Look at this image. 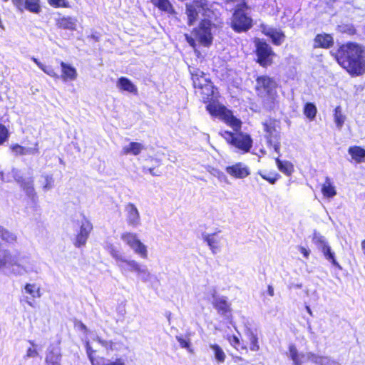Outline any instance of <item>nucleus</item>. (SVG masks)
I'll use <instances>...</instances> for the list:
<instances>
[{
	"label": "nucleus",
	"mask_w": 365,
	"mask_h": 365,
	"mask_svg": "<svg viewBox=\"0 0 365 365\" xmlns=\"http://www.w3.org/2000/svg\"><path fill=\"white\" fill-rule=\"evenodd\" d=\"M206 108L212 116L221 119L236 132V133L230 131L222 132L221 135L226 141L244 153L250 151L252 146V140L250 135L241 132L238 133L241 128V120L235 117L231 110L217 102H210Z\"/></svg>",
	"instance_id": "obj_1"
},
{
	"label": "nucleus",
	"mask_w": 365,
	"mask_h": 365,
	"mask_svg": "<svg viewBox=\"0 0 365 365\" xmlns=\"http://www.w3.org/2000/svg\"><path fill=\"white\" fill-rule=\"evenodd\" d=\"M347 59L346 71L351 76H359L365 73V47L354 43L346 44Z\"/></svg>",
	"instance_id": "obj_2"
},
{
	"label": "nucleus",
	"mask_w": 365,
	"mask_h": 365,
	"mask_svg": "<svg viewBox=\"0 0 365 365\" xmlns=\"http://www.w3.org/2000/svg\"><path fill=\"white\" fill-rule=\"evenodd\" d=\"M10 174L25 193L27 206L35 210L38 207V197L34 188L33 178L24 177L21 172L16 168H13Z\"/></svg>",
	"instance_id": "obj_3"
},
{
	"label": "nucleus",
	"mask_w": 365,
	"mask_h": 365,
	"mask_svg": "<svg viewBox=\"0 0 365 365\" xmlns=\"http://www.w3.org/2000/svg\"><path fill=\"white\" fill-rule=\"evenodd\" d=\"M256 90L259 96L264 99L267 108H272L277 98V83L276 81L267 76L257 78Z\"/></svg>",
	"instance_id": "obj_4"
},
{
	"label": "nucleus",
	"mask_w": 365,
	"mask_h": 365,
	"mask_svg": "<svg viewBox=\"0 0 365 365\" xmlns=\"http://www.w3.org/2000/svg\"><path fill=\"white\" fill-rule=\"evenodd\" d=\"M41 272L40 264L31 257L26 255L14 256L9 274L21 276L24 274H38Z\"/></svg>",
	"instance_id": "obj_5"
},
{
	"label": "nucleus",
	"mask_w": 365,
	"mask_h": 365,
	"mask_svg": "<svg viewBox=\"0 0 365 365\" xmlns=\"http://www.w3.org/2000/svg\"><path fill=\"white\" fill-rule=\"evenodd\" d=\"M213 14L207 0H193L186 4V14L188 23L200 20V23H210V18Z\"/></svg>",
	"instance_id": "obj_6"
},
{
	"label": "nucleus",
	"mask_w": 365,
	"mask_h": 365,
	"mask_svg": "<svg viewBox=\"0 0 365 365\" xmlns=\"http://www.w3.org/2000/svg\"><path fill=\"white\" fill-rule=\"evenodd\" d=\"M287 355L292 359L294 365H303L309 361L316 365H336L335 362L328 357L320 356L311 352H299L294 344L289 346Z\"/></svg>",
	"instance_id": "obj_7"
},
{
	"label": "nucleus",
	"mask_w": 365,
	"mask_h": 365,
	"mask_svg": "<svg viewBox=\"0 0 365 365\" xmlns=\"http://www.w3.org/2000/svg\"><path fill=\"white\" fill-rule=\"evenodd\" d=\"M210 25L198 24L193 29L190 35L185 34V38L188 43L193 48L196 46V41L204 46H210L213 38Z\"/></svg>",
	"instance_id": "obj_8"
},
{
	"label": "nucleus",
	"mask_w": 365,
	"mask_h": 365,
	"mask_svg": "<svg viewBox=\"0 0 365 365\" xmlns=\"http://www.w3.org/2000/svg\"><path fill=\"white\" fill-rule=\"evenodd\" d=\"M254 43L256 48L257 63L263 67L270 66L272 63L273 58L275 56L271 46L258 38L255 39Z\"/></svg>",
	"instance_id": "obj_9"
},
{
	"label": "nucleus",
	"mask_w": 365,
	"mask_h": 365,
	"mask_svg": "<svg viewBox=\"0 0 365 365\" xmlns=\"http://www.w3.org/2000/svg\"><path fill=\"white\" fill-rule=\"evenodd\" d=\"M78 224L80 228L76 236L74 245L76 247H81L86 244L90 233L93 230V225L84 215H81V219L78 220Z\"/></svg>",
	"instance_id": "obj_10"
},
{
	"label": "nucleus",
	"mask_w": 365,
	"mask_h": 365,
	"mask_svg": "<svg viewBox=\"0 0 365 365\" xmlns=\"http://www.w3.org/2000/svg\"><path fill=\"white\" fill-rule=\"evenodd\" d=\"M277 123L274 120L268 119L263 123V128L266 132L268 143L273 147L274 151L279 153L280 143L278 140V132L276 129Z\"/></svg>",
	"instance_id": "obj_11"
},
{
	"label": "nucleus",
	"mask_w": 365,
	"mask_h": 365,
	"mask_svg": "<svg viewBox=\"0 0 365 365\" xmlns=\"http://www.w3.org/2000/svg\"><path fill=\"white\" fill-rule=\"evenodd\" d=\"M250 7L245 1L238 4L234 9L232 23H252Z\"/></svg>",
	"instance_id": "obj_12"
},
{
	"label": "nucleus",
	"mask_w": 365,
	"mask_h": 365,
	"mask_svg": "<svg viewBox=\"0 0 365 365\" xmlns=\"http://www.w3.org/2000/svg\"><path fill=\"white\" fill-rule=\"evenodd\" d=\"M313 241L319 249L322 251L327 259L331 262L333 264L340 267L339 264L335 260L334 253L331 252L330 247L327 245L325 238L322 235L315 233L314 235Z\"/></svg>",
	"instance_id": "obj_13"
},
{
	"label": "nucleus",
	"mask_w": 365,
	"mask_h": 365,
	"mask_svg": "<svg viewBox=\"0 0 365 365\" xmlns=\"http://www.w3.org/2000/svg\"><path fill=\"white\" fill-rule=\"evenodd\" d=\"M225 171L230 176L238 179L245 178L250 174V168L241 162L226 167Z\"/></svg>",
	"instance_id": "obj_14"
},
{
	"label": "nucleus",
	"mask_w": 365,
	"mask_h": 365,
	"mask_svg": "<svg viewBox=\"0 0 365 365\" xmlns=\"http://www.w3.org/2000/svg\"><path fill=\"white\" fill-rule=\"evenodd\" d=\"M126 222L132 227H138L140 225V216L137 207L131 203H128L125 207Z\"/></svg>",
	"instance_id": "obj_15"
},
{
	"label": "nucleus",
	"mask_w": 365,
	"mask_h": 365,
	"mask_svg": "<svg viewBox=\"0 0 365 365\" xmlns=\"http://www.w3.org/2000/svg\"><path fill=\"white\" fill-rule=\"evenodd\" d=\"M115 262L120 272L124 275L129 272L136 273L140 264V262L134 259H127L124 255L120 257Z\"/></svg>",
	"instance_id": "obj_16"
},
{
	"label": "nucleus",
	"mask_w": 365,
	"mask_h": 365,
	"mask_svg": "<svg viewBox=\"0 0 365 365\" xmlns=\"http://www.w3.org/2000/svg\"><path fill=\"white\" fill-rule=\"evenodd\" d=\"M14 256L10 252L4 249L0 245V271L6 274H9Z\"/></svg>",
	"instance_id": "obj_17"
},
{
	"label": "nucleus",
	"mask_w": 365,
	"mask_h": 365,
	"mask_svg": "<svg viewBox=\"0 0 365 365\" xmlns=\"http://www.w3.org/2000/svg\"><path fill=\"white\" fill-rule=\"evenodd\" d=\"M212 304L221 315H226L230 312V304L227 302V297L224 296L213 294Z\"/></svg>",
	"instance_id": "obj_18"
},
{
	"label": "nucleus",
	"mask_w": 365,
	"mask_h": 365,
	"mask_svg": "<svg viewBox=\"0 0 365 365\" xmlns=\"http://www.w3.org/2000/svg\"><path fill=\"white\" fill-rule=\"evenodd\" d=\"M193 86L196 91L201 89L203 86L210 82V79L206 77L205 74L199 69H190Z\"/></svg>",
	"instance_id": "obj_19"
},
{
	"label": "nucleus",
	"mask_w": 365,
	"mask_h": 365,
	"mask_svg": "<svg viewBox=\"0 0 365 365\" xmlns=\"http://www.w3.org/2000/svg\"><path fill=\"white\" fill-rule=\"evenodd\" d=\"M60 64L61 67V75L60 77L63 81H73L77 78L78 73L73 66L63 61Z\"/></svg>",
	"instance_id": "obj_20"
},
{
	"label": "nucleus",
	"mask_w": 365,
	"mask_h": 365,
	"mask_svg": "<svg viewBox=\"0 0 365 365\" xmlns=\"http://www.w3.org/2000/svg\"><path fill=\"white\" fill-rule=\"evenodd\" d=\"M262 32L272 39L274 44L277 46L281 45L285 39L284 34L280 30L263 26Z\"/></svg>",
	"instance_id": "obj_21"
},
{
	"label": "nucleus",
	"mask_w": 365,
	"mask_h": 365,
	"mask_svg": "<svg viewBox=\"0 0 365 365\" xmlns=\"http://www.w3.org/2000/svg\"><path fill=\"white\" fill-rule=\"evenodd\" d=\"M150 2L161 11L177 18V12L169 0H150Z\"/></svg>",
	"instance_id": "obj_22"
},
{
	"label": "nucleus",
	"mask_w": 365,
	"mask_h": 365,
	"mask_svg": "<svg viewBox=\"0 0 365 365\" xmlns=\"http://www.w3.org/2000/svg\"><path fill=\"white\" fill-rule=\"evenodd\" d=\"M202 236L213 254L220 251L221 238L217 234H206Z\"/></svg>",
	"instance_id": "obj_23"
},
{
	"label": "nucleus",
	"mask_w": 365,
	"mask_h": 365,
	"mask_svg": "<svg viewBox=\"0 0 365 365\" xmlns=\"http://www.w3.org/2000/svg\"><path fill=\"white\" fill-rule=\"evenodd\" d=\"M11 151L16 155H35L38 153V143L35 144L33 148L24 147L19 144L11 146Z\"/></svg>",
	"instance_id": "obj_24"
},
{
	"label": "nucleus",
	"mask_w": 365,
	"mask_h": 365,
	"mask_svg": "<svg viewBox=\"0 0 365 365\" xmlns=\"http://www.w3.org/2000/svg\"><path fill=\"white\" fill-rule=\"evenodd\" d=\"M97 341L107 350V351H120L124 349H128L120 341H106L100 337H97Z\"/></svg>",
	"instance_id": "obj_25"
},
{
	"label": "nucleus",
	"mask_w": 365,
	"mask_h": 365,
	"mask_svg": "<svg viewBox=\"0 0 365 365\" xmlns=\"http://www.w3.org/2000/svg\"><path fill=\"white\" fill-rule=\"evenodd\" d=\"M334 39L329 34H318L314 41V48H327L332 45Z\"/></svg>",
	"instance_id": "obj_26"
},
{
	"label": "nucleus",
	"mask_w": 365,
	"mask_h": 365,
	"mask_svg": "<svg viewBox=\"0 0 365 365\" xmlns=\"http://www.w3.org/2000/svg\"><path fill=\"white\" fill-rule=\"evenodd\" d=\"M348 153L354 163H361L365 162V149L357 145L351 146L348 149Z\"/></svg>",
	"instance_id": "obj_27"
},
{
	"label": "nucleus",
	"mask_w": 365,
	"mask_h": 365,
	"mask_svg": "<svg viewBox=\"0 0 365 365\" xmlns=\"http://www.w3.org/2000/svg\"><path fill=\"white\" fill-rule=\"evenodd\" d=\"M116 86L120 90L133 94H137L138 93L137 87L126 77H120L118 78Z\"/></svg>",
	"instance_id": "obj_28"
},
{
	"label": "nucleus",
	"mask_w": 365,
	"mask_h": 365,
	"mask_svg": "<svg viewBox=\"0 0 365 365\" xmlns=\"http://www.w3.org/2000/svg\"><path fill=\"white\" fill-rule=\"evenodd\" d=\"M41 178L40 182L43 191L48 192L55 187V179L53 174L44 173Z\"/></svg>",
	"instance_id": "obj_29"
},
{
	"label": "nucleus",
	"mask_w": 365,
	"mask_h": 365,
	"mask_svg": "<svg viewBox=\"0 0 365 365\" xmlns=\"http://www.w3.org/2000/svg\"><path fill=\"white\" fill-rule=\"evenodd\" d=\"M61 354L58 346L49 347L46 356V363H60Z\"/></svg>",
	"instance_id": "obj_30"
},
{
	"label": "nucleus",
	"mask_w": 365,
	"mask_h": 365,
	"mask_svg": "<svg viewBox=\"0 0 365 365\" xmlns=\"http://www.w3.org/2000/svg\"><path fill=\"white\" fill-rule=\"evenodd\" d=\"M34 14H39L41 11V6L40 0H23L22 9Z\"/></svg>",
	"instance_id": "obj_31"
},
{
	"label": "nucleus",
	"mask_w": 365,
	"mask_h": 365,
	"mask_svg": "<svg viewBox=\"0 0 365 365\" xmlns=\"http://www.w3.org/2000/svg\"><path fill=\"white\" fill-rule=\"evenodd\" d=\"M143 148L144 146L141 143L133 142L130 143L128 145L124 146L123 148L122 152L125 155L133 154L134 155H137Z\"/></svg>",
	"instance_id": "obj_32"
},
{
	"label": "nucleus",
	"mask_w": 365,
	"mask_h": 365,
	"mask_svg": "<svg viewBox=\"0 0 365 365\" xmlns=\"http://www.w3.org/2000/svg\"><path fill=\"white\" fill-rule=\"evenodd\" d=\"M135 274L143 282H148L153 278V274L145 264H140Z\"/></svg>",
	"instance_id": "obj_33"
},
{
	"label": "nucleus",
	"mask_w": 365,
	"mask_h": 365,
	"mask_svg": "<svg viewBox=\"0 0 365 365\" xmlns=\"http://www.w3.org/2000/svg\"><path fill=\"white\" fill-rule=\"evenodd\" d=\"M196 93H199L204 102L209 101L214 94V87L212 83L210 81L201 89L196 91Z\"/></svg>",
	"instance_id": "obj_34"
},
{
	"label": "nucleus",
	"mask_w": 365,
	"mask_h": 365,
	"mask_svg": "<svg viewBox=\"0 0 365 365\" xmlns=\"http://www.w3.org/2000/svg\"><path fill=\"white\" fill-rule=\"evenodd\" d=\"M276 163L278 169L286 175H291L294 171V166L289 161H282L279 158H276Z\"/></svg>",
	"instance_id": "obj_35"
},
{
	"label": "nucleus",
	"mask_w": 365,
	"mask_h": 365,
	"mask_svg": "<svg viewBox=\"0 0 365 365\" xmlns=\"http://www.w3.org/2000/svg\"><path fill=\"white\" fill-rule=\"evenodd\" d=\"M209 347L212 351L216 361L219 363H224L226 359V354L222 349L215 344H210Z\"/></svg>",
	"instance_id": "obj_36"
},
{
	"label": "nucleus",
	"mask_w": 365,
	"mask_h": 365,
	"mask_svg": "<svg viewBox=\"0 0 365 365\" xmlns=\"http://www.w3.org/2000/svg\"><path fill=\"white\" fill-rule=\"evenodd\" d=\"M95 365H126L125 361L123 358H116L115 359H108L103 357L97 359V363Z\"/></svg>",
	"instance_id": "obj_37"
},
{
	"label": "nucleus",
	"mask_w": 365,
	"mask_h": 365,
	"mask_svg": "<svg viewBox=\"0 0 365 365\" xmlns=\"http://www.w3.org/2000/svg\"><path fill=\"white\" fill-rule=\"evenodd\" d=\"M120 239L130 247H133V245L140 241L136 234L128 232L123 233Z\"/></svg>",
	"instance_id": "obj_38"
},
{
	"label": "nucleus",
	"mask_w": 365,
	"mask_h": 365,
	"mask_svg": "<svg viewBox=\"0 0 365 365\" xmlns=\"http://www.w3.org/2000/svg\"><path fill=\"white\" fill-rule=\"evenodd\" d=\"M133 251L143 259H147L148 257V250L146 245H145L140 240L137 242L133 247H130Z\"/></svg>",
	"instance_id": "obj_39"
},
{
	"label": "nucleus",
	"mask_w": 365,
	"mask_h": 365,
	"mask_svg": "<svg viewBox=\"0 0 365 365\" xmlns=\"http://www.w3.org/2000/svg\"><path fill=\"white\" fill-rule=\"evenodd\" d=\"M104 247L115 260V262L123 255L119 249L108 242H106Z\"/></svg>",
	"instance_id": "obj_40"
},
{
	"label": "nucleus",
	"mask_w": 365,
	"mask_h": 365,
	"mask_svg": "<svg viewBox=\"0 0 365 365\" xmlns=\"http://www.w3.org/2000/svg\"><path fill=\"white\" fill-rule=\"evenodd\" d=\"M317 110L315 105L312 103H307L304 108V114L309 120H313L317 114Z\"/></svg>",
	"instance_id": "obj_41"
},
{
	"label": "nucleus",
	"mask_w": 365,
	"mask_h": 365,
	"mask_svg": "<svg viewBox=\"0 0 365 365\" xmlns=\"http://www.w3.org/2000/svg\"><path fill=\"white\" fill-rule=\"evenodd\" d=\"M0 237L5 242L13 244L16 241V236L0 226Z\"/></svg>",
	"instance_id": "obj_42"
},
{
	"label": "nucleus",
	"mask_w": 365,
	"mask_h": 365,
	"mask_svg": "<svg viewBox=\"0 0 365 365\" xmlns=\"http://www.w3.org/2000/svg\"><path fill=\"white\" fill-rule=\"evenodd\" d=\"M322 192L325 197H331L336 194L334 187L331 184L329 180L327 178L322 187Z\"/></svg>",
	"instance_id": "obj_43"
},
{
	"label": "nucleus",
	"mask_w": 365,
	"mask_h": 365,
	"mask_svg": "<svg viewBox=\"0 0 365 365\" xmlns=\"http://www.w3.org/2000/svg\"><path fill=\"white\" fill-rule=\"evenodd\" d=\"M24 289L26 293L30 294L33 298L41 297L40 288L35 284H26Z\"/></svg>",
	"instance_id": "obj_44"
},
{
	"label": "nucleus",
	"mask_w": 365,
	"mask_h": 365,
	"mask_svg": "<svg viewBox=\"0 0 365 365\" xmlns=\"http://www.w3.org/2000/svg\"><path fill=\"white\" fill-rule=\"evenodd\" d=\"M227 341L230 344L233 346L235 349L240 350L245 349L246 350V346L241 344L240 339L235 335H228L227 337Z\"/></svg>",
	"instance_id": "obj_45"
},
{
	"label": "nucleus",
	"mask_w": 365,
	"mask_h": 365,
	"mask_svg": "<svg viewBox=\"0 0 365 365\" xmlns=\"http://www.w3.org/2000/svg\"><path fill=\"white\" fill-rule=\"evenodd\" d=\"M248 339L250 343V350L252 351H257L259 349V345L258 344V337L257 334L251 331L249 334Z\"/></svg>",
	"instance_id": "obj_46"
},
{
	"label": "nucleus",
	"mask_w": 365,
	"mask_h": 365,
	"mask_svg": "<svg viewBox=\"0 0 365 365\" xmlns=\"http://www.w3.org/2000/svg\"><path fill=\"white\" fill-rule=\"evenodd\" d=\"M48 4L53 8H69L68 0H47Z\"/></svg>",
	"instance_id": "obj_47"
},
{
	"label": "nucleus",
	"mask_w": 365,
	"mask_h": 365,
	"mask_svg": "<svg viewBox=\"0 0 365 365\" xmlns=\"http://www.w3.org/2000/svg\"><path fill=\"white\" fill-rule=\"evenodd\" d=\"M209 172L212 175L217 178L220 182H227V178L226 175L221 170L216 168H212L210 170H209Z\"/></svg>",
	"instance_id": "obj_48"
},
{
	"label": "nucleus",
	"mask_w": 365,
	"mask_h": 365,
	"mask_svg": "<svg viewBox=\"0 0 365 365\" xmlns=\"http://www.w3.org/2000/svg\"><path fill=\"white\" fill-rule=\"evenodd\" d=\"M175 338L177 341L179 342L181 348L186 349L190 353L192 352L190 339H185L182 336H176Z\"/></svg>",
	"instance_id": "obj_49"
},
{
	"label": "nucleus",
	"mask_w": 365,
	"mask_h": 365,
	"mask_svg": "<svg viewBox=\"0 0 365 365\" xmlns=\"http://www.w3.org/2000/svg\"><path fill=\"white\" fill-rule=\"evenodd\" d=\"M9 138V130L6 127L0 123V145H2Z\"/></svg>",
	"instance_id": "obj_50"
},
{
	"label": "nucleus",
	"mask_w": 365,
	"mask_h": 365,
	"mask_svg": "<svg viewBox=\"0 0 365 365\" xmlns=\"http://www.w3.org/2000/svg\"><path fill=\"white\" fill-rule=\"evenodd\" d=\"M29 344L31 345L32 347H30L27 349L26 357L27 358H35L38 355V353L35 348L36 344L33 341H29Z\"/></svg>",
	"instance_id": "obj_51"
},
{
	"label": "nucleus",
	"mask_w": 365,
	"mask_h": 365,
	"mask_svg": "<svg viewBox=\"0 0 365 365\" xmlns=\"http://www.w3.org/2000/svg\"><path fill=\"white\" fill-rule=\"evenodd\" d=\"M86 354L88 355V357L92 365H95V363H97V359H95L93 356V353L95 351L92 349L88 341H86Z\"/></svg>",
	"instance_id": "obj_52"
},
{
	"label": "nucleus",
	"mask_w": 365,
	"mask_h": 365,
	"mask_svg": "<svg viewBox=\"0 0 365 365\" xmlns=\"http://www.w3.org/2000/svg\"><path fill=\"white\" fill-rule=\"evenodd\" d=\"M259 175L265 180L268 181L270 184H274L279 175L278 174L274 175H267L264 174L261 172L259 173Z\"/></svg>",
	"instance_id": "obj_53"
},
{
	"label": "nucleus",
	"mask_w": 365,
	"mask_h": 365,
	"mask_svg": "<svg viewBox=\"0 0 365 365\" xmlns=\"http://www.w3.org/2000/svg\"><path fill=\"white\" fill-rule=\"evenodd\" d=\"M252 24H231L232 29L238 33L248 31Z\"/></svg>",
	"instance_id": "obj_54"
},
{
	"label": "nucleus",
	"mask_w": 365,
	"mask_h": 365,
	"mask_svg": "<svg viewBox=\"0 0 365 365\" xmlns=\"http://www.w3.org/2000/svg\"><path fill=\"white\" fill-rule=\"evenodd\" d=\"M341 109L340 106H337L334 110V120L338 127L341 125Z\"/></svg>",
	"instance_id": "obj_55"
},
{
	"label": "nucleus",
	"mask_w": 365,
	"mask_h": 365,
	"mask_svg": "<svg viewBox=\"0 0 365 365\" xmlns=\"http://www.w3.org/2000/svg\"><path fill=\"white\" fill-rule=\"evenodd\" d=\"M45 73L54 78H59L60 76L55 72L51 66H43L41 69Z\"/></svg>",
	"instance_id": "obj_56"
},
{
	"label": "nucleus",
	"mask_w": 365,
	"mask_h": 365,
	"mask_svg": "<svg viewBox=\"0 0 365 365\" xmlns=\"http://www.w3.org/2000/svg\"><path fill=\"white\" fill-rule=\"evenodd\" d=\"M4 2H6L9 0H2ZM13 4L19 9L22 10L23 0H11Z\"/></svg>",
	"instance_id": "obj_57"
},
{
	"label": "nucleus",
	"mask_w": 365,
	"mask_h": 365,
	"mask_svg": "<svg viewBox=\"0 0 365 365\" xmlns=\"http://www.w3.org/2000/svg\"><path fill=\"white\" fill-rule=\"evenodd\" d=\"M341 48V47H339V50H338L336 53H334L333 51H331V54L333 56H334V58L336 60V61L338 62V63L341 66L342 65V62L341 61V51H340Z\"/></svg>",
	"instance_id": "obj_58"
},
{
	"label": "nucleus",
	"mask_w": 365,
	"mask_h": 365,
	"mask_svg": "<svg viewBox=\"0 0 365 365\" xmlns=\"http://www.w3.org/2000/svg\"><path fill=\"white\" fill-rule=\"evenodd\" d=\"M74 21H76V19L70 17V16H63L61 19V23H67V24H69V23H73Z\"/></svg>",
	"instance_id": "obj_59"
},
{
	"label": "nucleus",
	"mask_w": 365,
	"mask_h": 365,
	"mask_svg": "<svg viewBox=\"0 0 365 365\" xmlns=\"http://www.w3.org/2000/svg\"><path fill=\"white\" fill-rule=\"evenodd\" d=\"M300 252L304 255V257L307 258L309 255V251L303 247H299Z\"/></svg>",
	"instance_id": "obj_60"
},
{
	"label": "nucleus",
	"mask_w": 365,
	"mask_h": 365,
	"mask_svg": "<svg viewBox=\"0 0 365 365\" xmlns=\"http://www.w3.org/2000/svg\"><path fill=\"white\" fill-rule=\"evenodd\" d=\"M32 60L34 61V62L41 68L42 69V68L43 67V64L41 63L40 61H38V59H36V58H32Z\"/></svg>",
	"instance_id": "obj_61"
},
{
	"label": "nucleus",
	"mask_w": 365,
	"mask_h": 365,
	"mask_svg": "<svg viewBox=\"0 0 365 365\" xmlns=\"http://www.w3.org/2000/svg\"><path fill=\"white\" fill-rule=\"evenodd\" d=\"M267 292L269 295L271 297L274 296V288L271 285L268 286Z\"/></svg>",
	"instance_id": "obj_62"
},
{
	"label": "nucleus",
	"mask_w": 365,
	"mask_h": 365,
	"mask_svg": "<svg viewBox=\"0 0 365 365\" xmlns=\"http://www.w3.org/2000/svg\"><path fill=\"white\" fill-rule=\"evenodd\" d=\"M0 178L3 181H9V179H5L4 173L2 172H0Z\"/></svg>",
	"instance_id": "obj_63"
},
{
	"label": "nucleus",
	"mask_w": 365,
	"mask_h": 365,
	"mask_svg": "<svg viewBox=\"0 0 365 365\" xmlns=\"http://www.w3.org/2000/svg\"><path fill=\"white\" fill-rule=\"evenodd\" d=\"M80 326L82 330H84L85 331L87 330L86 327L83 324L81 323Z\"/></svg>",
	"instance_id": "obj_64"
}]
</instances>
